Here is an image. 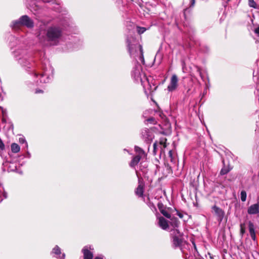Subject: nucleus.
<instances>
[{"mask_svg": "<svg viewBox=\"0 0 259 259\" xmlns=\"http://www.w3.org/2000/svg\"><path fill=\"white\" fill-rule=\"evenodd\" d=\"M245 227L244 225L241 224H240V234L242 236L243 235V234L245 233Z\"/></svg>", "mask_w": 259, "mask_h": 259, "instance_id": "obj_30", "label": "nucleus"}, {"mask_svg": "<svg viewBox=\"0 0 259 259\" xmlns=\"http://www.w3.org/2000/svg\"><path fill=\"white\" fill-rule=\"evenodd\" d=\"M45 3H50L51 0H42Z\"/></svg>", "mask_w": 259, "mask_h": 259, "instance_id": "obj_41", "label": "nucleus"}, {"mask_svg": "<svg viewBox=\"0 0 259 259\" xmlns=\"http://www.w3.org/2000/svg\"><path fill=\"white\" fill-rule=\"evenodd\" d=\"M40 93H42V91L40 90H36L35 91V93H36V94Z\"/></svg>", "mask_w": 259, "mask_h": 259, "instance_id": "obj_39", "label": "nucleus"}, {"mask_svg": "<svg viewBox=\"0 0 259 259\" xmlns=\"http://www.w3.org/2000/svg\"><path fill=\"white\" fill-rule=\"evenodd\" d=\"M148 122H150V123H154V121H155V119L153 117H151V118H148L147 120Z\"/></svg>", "mask_w": 259, "mask_h": 259, "instance_id": "obj_36", "label": "nucleus"}, {"mask_svg": "<svg viewBox=\"0 0 259 259\" xmlns=\"http://www.w3.org/2000/svg\"><path fill=\"white\" fill-rule=\"evenodd\" d=\"M21 26L32 28L34 26V22L28 16L23 15L18 20L13 21L11 24V27L14 29H18Z\"/></svg>", "mask_w": 259, "mask_h": 259, "instance_id": "obj_3", "label": "nucleus"}, {"mask_svg": "<svg viewBox=\"0 0 259 259\" xmlns=\"http://www.w3.org/2000/svg\"><path fill=\"white\" fill-rule=\"evenodd\" d=\"M2 98V94L1 93H0V99Z\"/></svg>", "mask_w": 259, "mask_h": 259, "instance_id": "obj_45", "label": "nucleus"}, {"mask_svg": "<svg viewBox=\"0 0 259 259\" xmlns=\"http://www.w3.org/2000/svg\"><path fill=\"white\" fill-rule=\"evenodd\" d=\"M157 147H158V145L157 144L156 142H155L153 144V154L154 155H156V152H157Z\"/></svg>", "mask_w": 259, "mask_h": 259, "instance_id": "obj_31", "label": "nucleus"}, {"mask_svg": "<svg viewBox=\"0 0 259 259\" xmlns=\"http://www.w3.org/2000/svg\"><path fill=\"white\" fill-rule=\"evenodd\" d=\"M144 188V183L143 181L139 179V185L135 191L136 195L139 197H142L143 195Z\"/></svg>", "mask_w": 259, "mask_h": 259, "instance_id": "obj_13", "label": "nucleus"}, {"mask_svg": "<svg viewBox=\"0 0 259 259\" xmlns=\"http://www.w3.org/2000/svg\"><path fill=\"white\" fill-rule=\"evenodd\" d=\"M254 32L257 34L258 35H259V26L256 28L254 30Z\"/></svg>", "mask_w": 259, "mask_h": 259, "instance_id": "obj_37", "label": "nucleus"}, {"mask_svg": "<svg viewBox=\"0 0 259 259\" xmlns=\"http://www.w3.org/2000/svg\"><path fill=\"white\" fill-rule=\"evenodd\" d=\"M247 213L250 215H256L259 213V203L253 204L247 208Z\"/></svg>", "mask_w": 259, "mask_h": 259, "instance_id": "obj_11", "label": "nucleus"}, {"mask_svg": "<svg viewBox=\"0 0 259 259\" xmlns=\"http://www.w3.org/2000/svg\"><path fill=\"white\" fill-rule=\"evenodd\" d=\"M95 259H103V258H101V257H96L95 258Z\"/></svg>", "mask_w": 259, "mask_h": 259, "instance_id": "obj_43", "label": "nucleus"}, {"mask_svg": "<svg viewBox=\"0 0 259 259\" xmlns=\"http://www.w3.org/2000/svg\"><path fill=\"white\" fill-rule=\"evenodd\" d=\"M19 141L21 144H25V147L27 148H28V144L26 142L25 139L24 138H20L19 139Z\"/></svg>", "mask_w": 259, "mask_h": 259, "instance_id": "obj_29", "label": "nucleus"}, {"mask_svg": "<svg viewBox=\"0 0 259 259\" xmlns=\"http://www.w3.org/2000/svg\"><path fill=\"white\" fill-rule=\"evenodd\" d=\"M178 86V78L176 74H173L170 78V82L167 86V90L172 92L176 90Z\"/></svg>", "mask_w": 259, "mask_h": 259, "instance_id": "obj_10", "label": "nucleus"}, {"mask_svg": "<svg viewBox=\"0 0 259 259\" xmlns=\"http://www.w3.org/2000/svg\"><path fill=\"white\" fill-rule=\"evenodd\" d=\"M176 214L180 218L182 219L183 218V214L178 210H176Z\"/></svg>", "mask_w": 259, "mask_h": 259, "instance_id": "obj_34", "label": "nucleus"}, {"mask_svg": "<svg viewBox=\"0 0 259 259\" xmlns=\"http://www.w3.org/2000/svg\"><path fill=\"white\" fill-rule=\"evenodd\" d=\"M212 209L213 210L215 215L217 217L218 222L220 224L223 220L225 212L224 210L221 208L216 205L212 207Z\"/></svg>", "mask_w": 259, "mask_h": 259, "instance_id": "obj_9", "label": "nucleus"}, {"mask_svg": "<svg viewBox=\"0 0 259 259\" xmlns=\"http://www.w3.org/2000/svg\"><path fill=\"white\" fill-rule=\"evenodd\" d=\"M140 57H139V60L141 61L142 63L144 64H145V60L144 58V55H143V50H141V51L140 52Z\"/></svg>", "mask_w": 259, "mask_h": 259, "instance_id": "obj_27", "label": "nucleus"}, {"mask_svg": "<svg viewBox=\"0 0 259 259\" xmlns=\"http://www.w3.org/2000/svg\"><path fill=\"white\" fill-rule=\"evenodd\" d=\"M7 197V193L5 192L3 186L0 184V202H2L4 198H6Z\"/></svg>", "mask_w": 259, "mask_h": 259, "instance_id": "obj_20", "label": "nucleus"}, {"mask_svg": "<svg viewBox=\"0 0 259 259\" xmlns=\"http://www.w3.org/2000/svg\"><path fill=\"white\" fill-rule=\"evenodd\" d=\"M170 224L174 228V229H178L180 222L177 218L173 217L170 219Z\"/></svg>", "mask_w": 259, "mask_h": 259, "instance_id": "obj_18", "label": "nucleus"}, {"mask_svg": "<svg viewBox=\"0 0 259 259\" xmlns=\"http://www.w3.org/2000/svg\"><path fill=\"white\" fill-rule=\"evenodd\" d=\"M43 73H38L34 72V76L38 77H39V83H47L49 82L50 78V72L53 74V69L52 67L49 65L48 67L43 68Z\"/></svg>", "mask_w": 259, "mask_h": 259, "instance_id": "obj_6", "label": "nucleus"}, {"mask_svg": "<svg viewBox=\"0 0 259 259\" xmlns=\"http://www.w3.org/2000/svg\"><path fill=\"white\" fill-rule=\"evenodd\" d=\"M168 156L170 158L171 162H173L174 160V158L172 156V150H169L168 152Z\"/></svg>", "mask_w": 259, "mask_h": 259, "instance_id": "obj_32", "label": "nucleus"}, {"mask_svg": "<svg viewBox=\"0 0 259 259\" xmlns=\"http://www.w3.org/2000/svg\"><path fill=\"white\" fill-rule=\"evenodd\" d=\"M248 227H249V231L251 239L253 241H255L256 236H255L254 227L253 224L252 222H249L248 223Z\"/></svg>", "mask_w": 259, "mask_h": 259, "instance_id": "obj_15", "label": "nucleus"}, {"mask_svg": "<svg viewBox=\"0 0 259 259\" xmlns=\"http://www.w3.org/2000/svg\"><path fill=\"white\" fill-rule=\"evenodd\" d=\"M246 192L244 190H242L240 193V198L242 201L244 202L246 200Z\"/></svg>", "mask_w": 259, "mask_h": 259, "instance_id": "obj_24", "label": "nucleus"}, {"mask_svg": "<svg viewBox=\"0 0 259 259\" xmlns=\"http://www.w3.org/2000/svg\"><path fill=\"white\" fill-rule=\"evenodd\" d=\"M126 42L128 52L132 57L136 56V54L138 53L139 50L141 52V50H143L142 46L139 44L138 40L134 37H128Z\"/></svg>", "mask_w": 259, "mask_h": 259, "instance_id": "obj_4", "label": "nucleus"}, {"mask_svg": "<svg viewBox=\"0 0 259 259\" xmlns=\"http://www.w3.org/2000/svg\"><path fill=\"white\" fill-rule=\"evenodd\" d=\"M2 122H3V123H6V119L4 117V116H3V117L2 118Z\"/></svg>", "mask_w": 259, "mask_h": 259, "instance_id": "obj_40", "label": "nucleus"}, {"mask_svg": "<svg viewBox=\"0 0 259 259\" xmlns=\"http://www.w3.org/2000/svg\"><path fill=\"white\" fill-rule=\"evenodd\" d=\"M158 223L159 226L163 230H166L169 227L167 220L162 217L158 218Z\"/></svg>", "mask_w": 259, "mask_h": 259, "instance_id": "obj_14", "label": "nucleus"}, {"mask_svg": "<svg viewBox=\"0 0 259 259\" xmlns=\"http://www.w3.org/2000/svg\"><path fill=\"white\" fill-rule=\"evenodd\" d=\"M5 148V145L2 140L0 139V149L3 150Z\"/></svg>", "mask_w": 259, "mask_h": 259, "instance_id": "obj_35", "label": "nucleus"}, {"mask_svg": "<svg viewBox=\"0 0 259 259\" xmlns=\"http://www.w3.org/2000/svg\"><path fill=\"white\" fill-rule=\"evenodd\" d=\"M132 76L137 81H140L142 84L144 83L145 79L148 81L145 74L142 73V67L137 61L132 71Z\"/></svg>", "mask_w": 259, "mask_h": 259, "instance_id": "obj_5", "label": "nucleus"}, {"mask_svg": "<svg viewBox=\"0 0 259 259\" xmlns=\"http://www.w3.org/2000/svg\"><path fill=\"white\" fill-rule=\"evenodd\" d=\"M145 27H137V31L139 34H142L146 31Z\"/></svg>", "mask_w": 259, "mask_h": 259, "instance_id": "obj_28", "label": "nucleus"}, {"mask_svg": "<svg viewBox=\"0 0 259 259\" xmlns=\"http://www.w3.org/2000/svg\"><path fill=\"white\" fill-rule=\"evenodd\" d=\"M171 232V234L172 235L173 238V245L175 247L180 246L182 242V239L180 238V237L182 236L181 233L178 229H173Z\"/></svg>", "mask_w": 259, "mask_h": 259, "instance_id": "obj_7", "label": "nucleus"}, {"mask_svg": "<svg viewBox=\"0 0 259 259\" xmlns=\"http://www.w3.org/2000/svg\"><path fill=\"white\" fill-rule=\"evenodd\" d=\"M62 35L63 28L59 25H52L46 29L40 30L37 37L44 46H56L59 44Z\"/></svg>", "mask_w": 259, "mask_h": 259, "instance_id": "obj_1", "label": "nucleus"}, {"mask_svg": "<svg viewBox=\"0 0 259 259\" xmlns=\"http://www.w3.org/2000/svg\"><path fill=\"white\" fill-rule=\"evenodd\" d=\"M152 133L148 128H144L142 131L141 138L146 143H150L153 139Z\"/></svg>", "mask_w": 259, "mask_h": 259, "instance_id": "obj_8", "label": "nucleus"}, {"mask_svg": "<svg viewBox=\"0 0 259 259\" xmlns=\"http://www.w3.org/2000/svg\"><path fill=\"white\" fill-rule=\"evenodd\" d=\"M12 38L13 39H15V38L14 37H13V36H12Z\"/></svg>", "mask_w": 259, "mask_h": 259, "instance_id": "obj_44", "label": "nucleus"}, {"mask_svg": "<svg viewBox=\"0 0 259 259\" xmlns=\"http://www.w3.org/2000/svg\"><path fill=\"white\" fill-rule=\"evenodd\" d=\"M158 208L160 212L166 218L168 219H170V214L167 211V210L164 208L163 207V205L162 204H158Z\"/></svg>", "mask_w": 259, "mask_h": 259, "instance_id": "obj_17", "label": "nucleus"}, {"mask_svg": "<svg viewBox=\"0 0 259 259\" xmlns=\"http://www.w3.org/2000/svg\"><path fill=\"white\" fill-rule=\"evenodd\" d=\"M89 249H92L91 247H89L88 246H85L82 249L84 259H93V253L89 250Z\"/></svg>", "mask_w": 259, "mask_h": 259, "instance_id": "obj_12", "label": "nucleus"}, {"mask_svg": "<svg viewBox=\"0 0 259 259\" xmlns=\"http://www.w3.org/2000/svg\"><path fill=\"white\" fill-rule=\"evenodd\" d=\"M13 54L14 57L21 65L30 68L28 65L32 61V59L30 58L26 49L19 47L13 52Z\"/></svg>", "mask_w": 259, "mask_h": 259, "instance_id": "obj_2", "label": "nucleus"}, {"mask_svg": "<svg viewBox=\"0 0 259 259\" xmlns=\"http://www.w3.org/2000/svg\"><path fill=\"white\" fill-rule=\"evenodd\" d=\"M142 158L138 155L134 156L130 163V166L132 168H135V166L137 165Z\"/></svg>", "mask_w": 259, "mask_h": 259, "instance_id": "obj_16", "label": "nucleus"}, {"mask_svg": "<svg viewBox=\"0 0 259 259\" xmlns=\"http://www.w3.org/2000/svg\"><path fill=\"white\" fill-rule=\"evenodd\" d=\"M135 150L138 156H140L141 157H144L146 156L145 151L140 147L136 146L135 147Z\"/></svg>", "mask_w": 259, "mask_h": 259, "instance_id": "obj_19", "label": "nucleus"}, {"mask_svg": "<svg viewBox=\"0 0 259 259\" xmlns=\"http://www.w3.org/2000/svg\"><path fill=\"white\" fill-rule=\"evenodd\" d=\"M195 3V0H191L190 7H193Z\"/></svg>", "mask_w": 259, "mask_h": 259, "instance_id": "obj_38", "label": "nucleus"}, {"mask_svg": "<svg viewBox=\"0 0 259 259\" xmlns=\"http://www.w3.org/2000/svg\"><path fill=\"white\" fill-rule=\"evenodd\" d=\"M230 170V168H226V167H223L221 171H220V174L221 175H226L227 174L228 172H229Z\"/></svg>", "mask_w": 259, "mask_h": 259, "instance_id": "obj_25", "label": "nucleus"}, {"mask_svg": "<svg viewBox=\"0 0 259 259\" xmlns=\"http://www.w3.org/2000/svg\"><path fill=\"white\" fill-rule=\"evenodd\" d=\"M64 257H65V254H64V253H63V254H62V257H61V258H64Z\"/></svg>", "mask_w": 259, "mask_h": 259, "instance_id": "obj_42", "label": "nucleus"}, {"mask_svg": "<svg viewBox=\"0 0 259 259\" xmlns=\"http://www.w3.org/2000/svg\"><path fill=\"white\" fill-rule=\"evenodd\" d=\"M166 139H163L160 140L159 145L160 146V152L161 153L163 151V149H164L166 147Z\"/></svg>", "mask_w": 259, "mask_h": 259, "instance_id": "obj_22", "label": "nucleus"}, {"mask_svg": "<svg viewBox=\"0 0 259 259\" xmlns=\"http://www.w3.org/2000/svg\"><path fill=\"white\" fill-rule=\"evenodd\" d=\"M11 150L13 153H18L19 152L20 148L19 146L16 143H13L11 146Z\"/></svg>", "mask_w": 259, "mask_h": 259, "instance_id": "obj_21", "label": "nucleus"}, {"mask_svg": "<svg viewBox=\"0 0 259 259\" xmlns=\"http://www.w3.org/2000/svg\"><path fill=\"white\" fill-rule=\"evenodd\" d=\"M248 5L251 8H256V4L254 0H248Z\"/></svg>", "mask_w": 259, "mask_h": 259, "instance_id": "obj_26", "label": "nucleus"}, {"mask_svg": "<svg viewBox=\"0 0 259 259\" xmlns=\"http://www.w3.org/2000/svg\"><path fill=\"white\" fill-rule=\"evenodd\" d=\"M52 253H54L55 254H56L57 255H59V257H60V255L61 254V249L60 248V247L56 245L53 249Z\"/></svg>", "mask_w": 259, "mask_h": 259, "instance_id": "obj_23", "label": "nucleus"}, {"mask_svg": "<svg viewBox=\"0 0 259 259\" xmlns=\"http://www.w3.org/2000/svg\"><path fill=\"white\" fill-rule=\"evenodd\" d=\"M0 109L2 110L3 116H5L7 114V111L6 109H4L2 107L0 106Z\"/></svg>", "mask_w": 259, "mask_h": 259, "instance_id": "obj_33", "label": "nucleus"}]
</instances>
